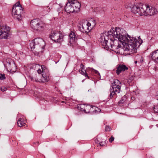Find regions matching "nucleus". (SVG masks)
<instances>
[{
  "instance_id": "nucleus-1",
  "label": "nucleus",
  "mask_w": 158,
  "mask_h": 158,
  "mask_svg": "<svg viewBox=\"0 0 158 158\" xmlns=\"http://www.w3.org/2000/svg\"><path fill=\"white\" fill-rule=\"evenodd\" d=\"M116 31L114 33V35H116L121 40L122 43L124 44H127L126 50L129 52V54H133L136 52L137 48H139L142 43V40L140 38L138 37V39L132 36L131 37L128 34L127 37L125 35L126 32L123 29H120L118 27Z\"/></svg>"
},
{
  "instance_id": "nucleus-2",
  "label": "nucleus",
  "mask_w": 158,
  "mask_h": 158,
  "mask_svg": "<svg viewBox=\"0 0 158 158\" xmlns=\"http://www.w3.org/2000/svg\"><path fill=\"white\" fill-rule=\"evenodd\" d=\"M118 28L110 30V31H106L101 36L100 41L104 48L106 49H112V50H116L122 47L121 44L123 45L124 43H122L119 38L114 35V33L116 31Z\"/></svg>"
},
{
  "instance_id": "nucleus-3",
  "label": "nucleus",
  "mask_w": 158,
  "mask_h": 158,
  "mask_svg": "<svg viewBox=\"0 0 158 158\" xmlns=\"http://www.w3.org/2000/svg\"><path fill=\"white\" fill-rule=\"evenodd\" d=\"M126 7L131 8V12L135 14L138 13L140 16H151L156 14L158 12V9L141 3H137L133 5L129 4L126 6Z\"/></svg>"
},
{
  "instance_id": "nucleus-4",
  "label": "nucleus",
  "mask_w": 158,
  "mask_h": 158,
  "mask_svg": "<svg viewBox=\"0 0 158 158\" xmlns=\"http://www.w3.org/2000/svg\"><path fill=\"white\" fill-rule=\"evenodd\" d=\"M45 43L43 39L40 38L34 39L30 44V46L31 51L34 50L36 54L38 55L41 52L42 50L44 48Z\"/></svg>"
},
{
  "instance_id": "nucleus-5",
  "label": "nucleus",
  "mask_w": 158,
  "mask_h": 158,
  "mask_svg": "<svg viewBox=\"0 0 158 158\" xmlns=\"http://www.w3.org/2000/svg\"><path fill=\"white\" fill-rule=\"evenodd\" d=\"M81 6V3L77 0H68L64 10L67 13H76L79 11Z\"/></svg>"
},
{
  "instance_id": "nucleus-6",
  "label": "nucleus",
  "mask_w": 158,
  "mask_h": 158,
  "mask_svg": "<svg viewBox=\"0 0 158 158\" xmlns=\"http://www.w3.org/2000/svg\"><path fill=\"white\" fill-rule=\"evenodd\" d=\"M30 26L34 31L39 32L43 31L45 27V24L38 19L31 20L30 22Z\"/></svg>"
},
{
  "instance_id": "nucleus-7",
  "label": "nucleus",
  "mask_w": 158,
  "mask_h": 158,
  "mask_svg": "<svg viewBox=\"0 0 158 158\" xmlns=\"http://www.w3.org/2000/svg\"><path fill=\"white\" fill-rule=\"evenodd\" d=\"M121 83L118 80L116 79L114 80L113 82L111 84V86L110 89V92L109 97L110 99L115 96L118 93H119L120 91Z\"/></svg>"
},
{
  "instance_id": "nucleus-8",
  "label": "nucleus",
  "mask_w": 158,
  "mask_h": 158,
  "mask_svg": "<svg viewBox=\"0 0 158 158\" xmlns=\"http://www.w3.org/2000/svg\"><path fill=\"white\" fill-rule=\"evenodd\" d=\"M23 12L22 7L19 2L16 3L13 6L12 11V16L19 21L21 20V13Z\"/></svg>"
},
{
  "instance_id": "nucleus-9",
  "label": "nucleus",
  "mask_w": 158,
  "mask_h": 158,
  "mask_svg": "<svg viewBox=\"0 0 158 158\" xmlns=\"http://www.w3.org/2000/svg\"><path fill=\"white\" fill-rule=\"evenodd\" d=\"M10 28L5 25H2L0 29V39H7L10 35Z\"/></svg>"
},
{
  "instance_id": "nucleus-10",
  "label": "nucleus",
  "mask_w": 158,
  "mask_h": 158,
  "mask_svg": "<svg viewBox=\"0 0 158 158\" xmlns=\"http://www.w3.org/2000/svg\"><path fill=\"white\" fill-rule=\"evenodd\" d=\"M50 38L56 43H60L63 40V36L62 34L55 31L51 32Z\"/></svg>"
},
{
  "instance_id": "nucleus-11",
  "label": "nucleus",
  "mask_w": 158,
  "mask_h": 158,
  "mask_svg": "<svg viewBox=\"0 0 158 158\" xmlns=\"http://www.w3.org/2000/svg\"><path fill=\"white\" fill-rule=\"evenodd\" d=\"M85 112L89 113L92 112L93 113H96L100 111L101 110L99 108L90 105L86 106L85 108L83 110Z\"/></svg>"
},
{
  "instance_id": "nucleus-12",
  "label": "nucleus",
  "mask_w": 158,
  "mask_h": 158,
  "mask_svg": "<svg viewBox=\"0 0 158 158\" xmlns=\"http://www.w3.org/2000/svg\"><path fill=\"white\" fill-rule=\"evenodd\" d=\"M41 69L42 70V76L45 78V79L44 80V81H48L49 80V75L48 70L44 65L41 66Z\"/></svg>"
},
{
  "instance_id": "nucleus-13",
  "label": "nucleus",
  "mask_w": 158,
  "mask_h": 158,
  "mask_svg": "<svg viewBox=\"0 0 158 158\" xmlns=\"http://www.w3.org/2000/svg\"><path fill=\"white\" fill-rule=\"evenodd\" d=\"M40 75L39 74L35 73L34 76L31 77V79L32 81H35L36 82H45L47 81H44V80L45 79V78H44V77H43L42 76V77H41V78H40Z\"/></svg>"
},
{
  "instance_id": "nucleus-14",
  "label": "nucleus",
  "mask_w": 158,
  "mask_h": 158,
  "mask_svg": "<svg viewBox=\"0 0 158 158\" xmlns=\"http://www.w3.org/2000/svg\"><path fill=\"white\" fill-rule=\"evenodd\" d=\"M116 69V73L118 75L122 72L128 69V68L124 64H119L117 65Z\"/></svg>"
},
{
  "instance_id": "nucleus-15",
  "label": "nucleus",
  "mask_w": 158,
  "mask_h": 158,
  "mask_svg": "<svg viewBox=\"0 0 158 158\" xmlns=\"http://www.w3.org/2000/svg\"><path fill=\"white\" fill-rule=\"evenodd\" d=\"M150 56L155 63L158 64V49L152 52Z\"/></svg>"
},
{
  "instance_id": "nucleus-16",
  "label": "nucleus",
  "mask_w": 158,
  "mask_h": 158,
  "mask_svg": "<svg viewBox=\"0 0 158 158\" xmlns=\"http://www.w3.org/2000/svg\"><path fill=\"white\" fill-rule=\"evenodd\" d=\"M79 29L83 33H87L89 31L88 26L85 23H83L81 26H79Z\"/></svg>"
},
{
  "instance_id": "nucleus-17",
  "label": "nucleus",
  "mask_w": 158,
  "mask_h": 158,
  "mask_svg": "<svg viewBox=\"0 0 158 158\" xmlns=\"http://www.w3.org/2000/svg\"><path fill=\"white\" fill-rule=\"evenodd\" d=\"M76 36L75 34V33L72 31H71L69 34V41L70 44H71L72 42H73L75 41V38H76Z\"/></svg>"
},
{
  "instance_id": "nucleus-18",
  "label": "nucleus",
  "mask_w": 158,
  "mask_h": 158,
  "mask_svg": "<svg viewBox=\"0 0 158 158\" xmlns=\"http://www.w3.org/2000/svg\"><path fill=\"white\" fill-rule=\"evenodd\" d=\"M17 124L18 126L19 127L24 126L25 123H24V119L21 118H19Z\"/></svg>"
},
{
  "instance_id": "nucleus-19",
  "label": "nucleus",
  "mask_w": 158,
  "mask_h": 158,
  "mask_svg": "<svg viewBox=\"0 0 158 158\" xmlns=\"http://www.w3.org/2000/svg\"><path fill=\"white\" fill-rule=\"evenodd\" d=\"M126 99V98L125 96L122 97L120 101L118 102V104H123L124 103Z\"/></svg>"
},
{
  "instance_id": "nucleus-20",
  "label": "nucleus",
  "mask_w": 158,
  "mask_h": 158,
  "mask_svg": "<svg viewBox=\"0 0 158 158\" xmlns=\"http://www.w3.org/2000/svg\"><path fill=\"white\" fill-rule=\"evenodd\" d=\"M153 110L155 113H158V106H154Z\"/></svg>"
},
{
  "instance_id": "nucleus-21",
  "label": "nucleus",
  "mask_w": 158,
  "mask_h": 158,
  "mask_svg": "<svg viewBox=\"0 0 158 158\" xmlns=\"http://www.w3.org/2000/svg\"><path fill=\"white\" fill-rule=\"evenodd\" d=\"M1 75V76H0V80H3L6 78V77H5V74H0Z\"/></svg>"
},
{
  "instance_id": "nucleus-22",
  "label": "nucleus",
  "mask_w": 158,
  "mask_h": 158,
  "mask_svg": "<svg viewBox=\"0 0 158 158\" xmlns=\"http://www.w3.org/2000/svg\"><path fill=\"white\" fill-rule=\"evenodd\" d=\"M79 72L82 75H83V74H84V73H86V71L85 70L81 69L79 70Z\"/></svg>"
},
{
  "instance_id": "nucleus-23",
  "label": "nucleus",
  "mask_w": 158,
  "mask_h": 158,
  "mask_svg": "<svg viewBox=\"0 0 158 158\" xmlns=\"http://www.w3.org/2000/svg\"><path fill=\"white\" fill-rule=\"evenodd\" d=\"M106 144V143L105 142H99L98 143V144L101 146H103L105 145Z\"/></svg>"
},
{
  "instance_id": "nucleus-24",
  "label": "nucleus",
  "mask_w": 158,
  "mask_h": 158,
  "mask_svg": "<svg viewBox=\"0 0 158 158\" xmlns=\"http://www.w3.org/2000/svg\"><path fill=\"white\" fill-rule=\"evenodd\" d=\"M111 129L109 126H106L105 127V131H110L111 130Z\"/></svg>"
},
{
  "instance_id": "nucleus-25",
  "label": "nucleus",
  "mask_w": 158,
  "mask_h": 158,
  "mask_svg": "<svg viewBox=\"0 0 158 158\" xmlns=\"http://www.w3.org/2000/svg\"><path fill=\"white\" fill-rule=\"evenodd\" d=\"M114 138L112 136H111L110 138L109 141L110 143H112L114 140Z\"/></svg>"
},
{
  "instance_id": "nucleus-26",
  "label": "nucleus",
  "mask_w": 158,
  "mask_h": 158,
  "mask_svg": "<svg viewBox=\"0 0 158 158\" xmlns=\"http://www.w3.org/2000/svg\"><path fill=\"white\" fill-rule=\"evenodd\" d=\"M1 90L2 91L4 92L7 90V89L4 87H2L1 88Z\"/></svg>"
},
{
  "instance_id": "nucleus-27",
  "label": "nucleus",
  "mask_w": 158,
  "mask_h": 158,
  "mask_svg": "<svg viewBox=\"0 0 158 158\" xmlns=\"http://www.w3.org/2000/svg\"><path fill=\"white\" fill-rule=\"evenodd\" d=\"M84 68H85V67H84V65L82 64H81V69L85 70L84 69Z\"/></svg>"
},
{
  "instance_id": "nucleus-28",
  "label": "nucleus",
  "mask_w": 158,
  "mask_h": 158,
  "mask_svg": "<svg viewBox=\"0 0 158 158\" xmlns=\"http://www.w3.org/2000/svg\"><path fill=\"white\" fill-rule=\"evenodd\" d=\"M94 70L96 74H98V75H99V76H100V73L98 72V71L95 69H94Z\"/></svg>"
},
{
  "instance_id": "nucleus-29",
  "label": "nucleus",
  "mask_w": 158,
  "mask_h": 158,
  "mask_svg": "<svg viewBox=\"0 0 158 158\" xmlns=\"http://www.w3.org/2000/svg\"><path fill=\"white\" fill-rule=\"evenodd\" d=\"M37 72L38 73V74H39L40 75V74H41V73L42 74V71H41V69H38L37 71ZM41 75H42V74Z\"/></svg>"
},
{
  "instance_id": "nucleus-30",
  "label": "nucleus",
  "mask_w": 158,
  "mask_h": 158,
  "mask_svg": "<svg viewBox=\"0 0 158 158\" xmlns=\"http://www.w3.org/2000/svg\"><path fill=\"white\" fill-rule=\"evenodd\" d=\"M84 76L86 77H87L89 79V77L88 75L86 73H84V74L83 75Z\"/></svg>"
},
{
  "instance_id": "nucleus-31",
  "label": "nucleus",
  "mask_w": 158,
  "mask_h": 158,
  "mask_svg": "<svg viewBox=\"0 0 158 158\" xmlns=\"http://www.w3.org/2000/svg\"><path fill=\"white\" fill-rule=\"evenodd\" d=\"M86 25H87V26H88V27H89L91 25V24L90 23H89V22H88V23L86 24Z\"/></svg>"
},
{
  "instance_id": "nucleus-32",
  "label": "nucleus",
  "mask_w": 158,
  "mask_h": 158,
  "mask_svg": "<svg viewBox=\"0 0 158 158\" xmlns=\"http://www.w3.org/2000/svg\"><path fill=\"white\" fill-rule=\"evenodd\" d=\"M12 66H13V67L15 68L16 67V65L13 62H12V64H11Z\"/></svg>"
},
{
  "instance_id": "nucleus-33",
  "label": "nucleus",
  "mask_w": 158,
  "mask_h": 158,
  "mask_svg": "<svg viewBox=\"0 0 158 158\" xmlns=\"http://www.w3.org/2000/svg\"><path fill=\"white\" fill-rule=\"evenodd\" d=\"M95 142L96 143H98L99 142V141L97 139H95Z\"/></svg>"
},
{
  "instance_id": "nucleus-34",
  "label": "nucleus",
  "mask_w": 158,
  "mask_h": 158,
  "mask_svg": "<svg viewBox=\"0 0 158 158\" xmlns=\"http://www.w3.org/2000/svg\"><path fill=\"white\" fill-rule=\"evenodd\" d=\"M155 98L156 100H158V93L155 96Z\"/></svg>"
},
{
  "instance_id": "nucleus-35",
  "label": "nucleus",
  "mask_w": 158,
  "mask_h": 158,
  "mask_svg": "<svg viewBox=\"0 0 158 158\" xmlns=\"http://www.w3.org/2000/svg\"><path fill=\"white\" fill-rule=\"evenodd\" d=\"M127 81L128 83L131 82L132 81V80H131L130 79H129L127 80Z\"/></svg>"
},
{
  "instance_id": "nucleus-36",
  "label": "nucleus",
  "mask_w": 158,
  "mask_h": 158,
  "mask_svg": "<svg viewBox=\"0 0 158 158\" xmlns=\"http://www.w3.org/2000/svg\"><path fill=\"white\" fill-rule=\"evenodd\" d=\"M92 21H93V22L94 23V25H96V23L95 22V21L93 19Z\"/></svg>"
},
{
  "instance_id": "nucleus-37",
  "label": "nucleus",
  "mask_w": 158,
  "mask_h": 158,
  "mask_svg": "<svg viewBox=\"0 0 158 158\" xmlns=\"http://www.w3.org/2000/svg\"><path fill=\"white\" fill-rule=\"evenodd\" d=\"M61 10V7H60V8H59L58 9L57 11L58 12H59Z\"/></svg>"
},
{
  "instance_id": "nucleus-38",
  "label": "nucleus",
  "mask_w": 158,
  "mask_h": 158,
  "mask_svg": "<svg viewBox=\"0 0 158 158\" xmlns=\"http://www.w3.org/2000/svg\"><path fill=\"white\" fill-rule=\"evenodd\" d=\"M140 61L141 62H143V58L142 57H141V58L140 59Z\"/></svg>"
},
{
  "instance_id": "nucleus-39",
  "label": "nucleus",
  "mask_w": 158,
  "mask_h": 158,
  "mask_svg": "<svg viewBox=\"0 0 158 158\" xmlns=\"http://www.w3.org/2000/svg\"><path fill=\"white\" fill-rule=\"evenodd\" d=\"M11 62H9L8 63V64L10 66L11 65Z\"/></svg>"
},
{
  "instance_id": "nucleus-40",
  "label": "nucleus",
  "mask_w": 158,
  "mask_h": 158,
  "mask_svg": "<svg viewBox=\"0 0 158 158\" xmlns=\"http://www.w3.org/2000/svg\"><path fill=\"white\" fill-rule=\"evenodd\" d=\"M37 143L38 145H39V142H36L35 143V144Z\"/></svg>"
},
{
  "instance_id": "nucleus-41",
  "label": "nucleus",
  "mask_w": 158,
  "mask_h": 158,
  "mask_svg": "<svg viewBox=\"0 0 158 158\" xmlns=\"http://www.w3.org/2000/svg\"><path fill=\"white\" fill-rule=\"evenodd\" d=\"M137 61H135V64L137 63Z\"/></svg>"
},
{
  "instance_id": "nucleus-42",
  "label": "nucleus",
  "mask_w": 158,
  "mask_h": 158,
  "mask_svg": "<svg viewBox=\"0 0 158 158\" xmlns=\"http://www.w3.org/2000/svg\"><path fill=\"white\" fill-rule=\"evenodd\" d=\"M156 126L157 127H158V124H156Z\"/></svg>"
},
{
  "instance_id": "nucleus-43",
  "label": "nucleus",
  "mask_w": 158,
  "mask_h": 158,
  "mask_svg": "<svg viewBox=\"0 0 158 158\" xmlns=\"http://www.w3.org/2000/svg\"><path fill=\"white\" fill-rule=\"evenodd\" d=\"M84 80H83L82 81V82Z\"/></svg>"
}]
</instances>
